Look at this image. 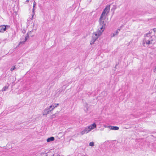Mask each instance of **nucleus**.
<instances>
[{"label": "nucleus", "mask_w": 156, "mask_h": 156, "mask_svg": "<svg viewBox=\"0 0 156 156\" xmlns=\"http://www.w3.org/2000/svg\"><path fill=\"white\" fill-rule=\"evenodd\" d=\"M96 127V125L95 123H94L88 127L85 128L81 132V134L82 135H83L85 133H87Z\"/></svg>", "instance_id": "4"}, {"label": "nucleus", "mask_w": 156, "mask_h": 156, "mask_svg": "<svg viewBox=\"0 0 156 156\" xmlns=\"http://www.w3.org/2000/svg\"><path fill=\"white\" fill-rule=\"evenodd\" d=\"M56 156H60V155L59 154H58L56 155Z\"/></svg>", "instance_id": "25"}, {"label": "nucleus", "mask_w": 156, "mask_h": 156, "mask_svg": "<svg viewBox=\"0 0 156 156\" xmlns=\"http://www.w3.org/2000/svg\"><path fill=\"white\" fill-rule=\"evenodd\" d=\"M108 128H109L111 130H118L119 129V127L116 126H108Z\"/></svg>", "instance_id": "7"}, {"label": "nucleus", "mask_w": 156, "mask_h": 156, "mask_svg": "<svg viewBox=\"0 0 156 156\" xmlns=\"http://www.w3.org/2000/svg\"><path fill=\"white\" fill-rule=\"evenodd\" d=\"M115 35V34H113L112 37H114Z\"/></svg>", "instance_id": "21"}, {"label": "nucleus", "mask_w": 156, "mask_h": 156, "mask_svg": "<svg viewBox=\"0 0 156 156\" xmlns=\"http://www.w3.org/2000/svg\"><path fill=\"white\" fill-rule=\"evenodd\" d=\"M110 5L111 4L106 6L101 15L99 20H105L106 19V16L110 11Z\"/></svg>", "instance_id": "3"}, {"label": "nucleus", "mask_w": 156, "mask_h": 156, "mask_svg": "<svg viewBox=\"0 0 156 156\" xmlns=\"http://www.w3.org/2000/svg\"><path fill=\"white\" fill-rule=\"evenodd\" d=\"M59 105V104H54L53 105H52V108L54 109L55 108L57 107Z\"/></svg>", "instance_id": "11"}, {"label": "nucleus", "mask_w": 156, "mask_h": 156, "mask_svg": "<svg viewBox=\"0 0 156 156\" xmlns=\"http://www.w3.org/2000/svg\"><path fill=\"white\" fill-rule=\"evenodd\" d=\"M120 28L118 29L117 30H118V31H120Z\"/></svg>", "instance_id": "22"}, {"label": "nucleus", "mask_w": 156, "mask_h": 156, "mask_svg": "<svg viewBox=\"0 0 156 156\" xmlns=\"http://www.w3.org/2000/svg\"><path fill=\"white\" fill-rule=\"evenodd\" d=\"M16 68L15 66H13L12 68H11L10 69V70L11 71H12L13 70H14Z\"/></svg>", "instance_id": "15"}, {"label": "nucleus", "mask_w": 156, "mask_h": 156, "mask_svg": "<svg viewBox=\"0 0 156 156\" xmlns=\"http://www.w3.org/2000/svg\"><path fill=\"white\" fill-rule=\"evenodd\" d=\"M94 145V143L93 142H90L89 143V146L93 147Z\"/></svg>", "instance_id": "12"}, {"label": "nucleus", "mask_w": 156, "mask_h": 156, "mask_svg": "<svg viewBox=\"0 0 156 156\" xmlns=\"http://www.w3.org/2000/svg\"><path fill=\"white\" fill-rule=\"evenodd\" d=\"M28 37V36H27L26 37H25V39H24V41H21L20 43H19V44L18 45H21V44H24V42L27 41V38Z\"/></svg>", "instance_id": "9"}, {"label": "nucleus", "mask_w": 156, "mask_h": 156, "mask_svg": "<svg viewBox=\"0 0 156 156\" xmlns=\"http://www.w3.org/2000/svg\"><path fill=\"white\" fill-rule=\"evenodd\" d=\"M106 23V20H99V25L98 30L94 32L92 34V39L90 41L91 45L93 44L96 40L101 35L104 30Z\"/></svg>", "instance_id": "1"}, {"label": "nucleus", "mask_w": 156, "mask_h": 156, "mask_svg": "<svg viewBox=\"0 0 156 156\" xmlns=\"http://www.w3.org/2000/svg\"><path fill=\"white\" fill-rule=\"evenodd\" d=\"M119 32L118 31V30H116V31L115 33V35H118L119 34Z\"/></svg>", "instance_id": "16"}, {"label": "nucleus", "mask_w": 156, "mask_h": 156, "mask_svg": "<svg viewBox=\"0 0 156 156\" xmlns=\"http://www.w3.org/2000/svg\"><path fill=\"white\" fill-rule=\"evenodd\" d=\"M153 31H154V33H155V31H156V29H155V28L154 29H153Z\"/></svg>", "instance_id": "20"}, {"label": "nucleus", "mask_w": 156, "mask_h": 156, "mask_svg": "<svg viewBox=\"0 0 156 156\" xmlns=\"http://www.w3.org/2000/svg\"><path fill=\"white\" fill-rule=\"evenodd\" d=\"M9 27V26L7 25L1 26H0V32H3Z\"/></svg>", "instance_id": "6"}, {"label": "nucleus", "mask_w": 156, "mask_h": 156, "mask_svg": "<svg viewBox=\"0 0 156 156\" xmlns=\"http://www.w3.org/2000/svg\"><path fill=\"white\" fill-rule=\"evenodd\" d=\"M55 117V114H53L51 116V118H54V117Z\"/></svg>", "instance_id": "17"}, {"label": "nucleus", "mask_w": 156, "mask_h": 156, "mask_svg": "<svg viewBox=\"0 0 156 156\" xmlns=\"http://www.w3.org/2000/svg\"><path fill=\"white\" fill-rule=\"evenodd\" d=\"M155 37L151 36L150 33H149L146 34L145 38L143 41V44H154L155 42Z\"/></svg>", "instance_id": "2"}, {"label": "nucleus", "mask_w": 156, "mask_h": 156, "mask_svg": "<svg viewBox=\"0 0 156 156\" xmlns=\"http://www.w3.org/2000/svg\"><path fill=\"white\" fill-rule=\"evenodd\" d=\"M117 7L116 5H113V7L112 8L111 10H113V11H114L115 9H116Z\"/></svg>", "instance_id": "13"}, {"label": "nucleus", "mask_w": 156, "mask_h": 156, "mask_svg": "<svg viewBox=\"0 0 156 156\" xmlns=\"http://www.w3.org/2000/svg\"><path fill=\"white\" fill-rule=\"evenodd\" d=\"M55 138L54 137L51 136L48 138L47 140V141L48 142H49L51 141H53L54 140Z\"/></svg>", "instance_id": "8"}, {"label": "nucleus", "mask_w": 156, "mask_h": 156, "mask_svg": "<svg viewBox=\"0 0 156 156\" xmlns=\"http://www.w3.org/2000/svg\"><path fill=\"white\" fill-rule=\"evenodd\" d=\"M153 71L155 73L156 72V68H155L154 69Z\"/></svg>", "instance_id": "19"}, {"label": "nucleus", "mask_w": 156, "mask_h": 156, "mask_svg": "<svg viewBox=\"0 0 156 156\" xmlns=\"http://www.w3.org/2000/svg\"><path fill=\"white\" fill-rule=\"evenodd\" d=\"M29 2V0H27L25 2V4H27V3H28Z\"/></svg>", "instance_id": "18"}, {"label": "nucleus", "mask_w": 156, "mask_h": 156, "mask_svg": "<svg viewBox=\"0 0 156 156\" xmlns=\"http://www.w3.org/2000/svg\"><path fill=\"white\" fill-rule=\"evenodd\" d=\"M8 87H9V85L5 86V87H3V88L2 89V91H5L8 89Z\"/></svg>", "instance_id": "10"}, {"label": "nucleus", "mask_w": 156, "mask_h": 156, "mask_svg": "<svg viewBox=\"0 0 156 156\" xmlns=\"http://www.w3.org/2000/svg\"><path fill=\"white\" fill-rule=\"evenodd\" d=\"M34 15H33L32 16V18H33V16H34Z\"/></svg>", "instance_id": "24"}, {"label": "nucleus", "mask_w": 156, "mask_h": 156, "mask_svg": "<svg viewBox=\"0 0 156 156\" xmlns=\"http://www.w3.org/2000/svg\"><path fill=\"white\" fill-rule=\"evenodd\" d=\"M35 5H36V2L35 1H34V4H33V12H34V8L35 7Z\"/></svg>", "instance_id": "14"}, {"label": "nucleus", "mask_w": 156, "mask_h": 156, "mask_svg": "<svg viewBox=\"0 0 156 156\" xmlns=\"http://www.w3.org/2000/svg\"><path fill=\"white\" fill-rule=\"evenodd\" d=\"M104 126L105 127L108 128V127H108V126H106V125H105V126Z\"/></svg>", "instance_id": "23"}, {"label": "nucleus", "mask_w": 156, "mask_h": 156, "mask_svg": "<svg viewBox=\"0 0 156 156\" xmlns=\"http://www.w3.org/2000/svg\"><path fill=\"white\" fill-rule=\"evenodd\" d=\"M53 110V109L52 108V105L50 106L48 108H47L44 111L43 115H46L48 114H49Z\"/></svg>", "instance_id": "5"}]
</instances>
